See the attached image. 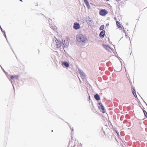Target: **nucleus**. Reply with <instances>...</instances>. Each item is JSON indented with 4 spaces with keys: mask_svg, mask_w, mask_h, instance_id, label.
<instances>
[{
    "mask_svg": "<svg viewBox=\"0 0 147 147\" xmlns=\"http://www.w3.org/2000/svg\"><path fill=\"white\" fill-rule=\"evenodd\" d=\"M77 41L81 43H85L87 40V38L84 35L82 34H78L76 36Z\"/></svg>",
    "mask_w": 147,
    "mask_h": 147,
    "instance_id": "nucleus-1",
    "label": "nucleus"
},
{
    "mask_svg": "<svg viewBox=\"0 0 147 147\" xmlns=\"http://www.w3.org/2000/svg\"><path fill=\"white\" fill-rule=\"evenodd\" d=\"M116 22L118 28L121 30H124V28L123 26L118 21H116Z\"/></svg>",
    "mask_w": 147,
    "mask_h": 147,
    "instance_id": "nucleus-2",
    "label": "nucleus"
},
{
    "mask_svg": "<svg viewBox=\"0 0 147 147\" xmlns=\"http://www.w3.org/2000/svg\"><path fill=\"white\" fill-rule=\"evenodd\" d=\"M107 13V11L105 9H102L99 12V14L102 16H105Z\"/></svg>",
    "mask_w": 147,
    "mask_h": 147,
    "instance_id": "nucleus-3",
    "label": "nucleus"
},
{
    "mask_svg": "<svg viewBox=\"0 0 147 147\" xmlns=\"http://www.w3.org/2000/svg\"><path fill=\"white\" fill-rule=\"evenodd\" d=\"M73 27L74 29L77 30L80 28V26L79 23L76 22L74 24Z\"/></svg>",
    "mask_w": 147,
    "mask_h": 147,
    "instance_id": "nucleus-4",
    "label": "nucleus"
},
{
    "mask_svg": "<svg viewBox=\"0 0 147 147\" xmlns=\"http://www.w3.org/2000/svg\"><path fill=\"white\" fill-rule=\"evenodd\" d=\"M99 109L101 110V111L102 113H105V112L104 107L101 103H99Z\"/></svg>",
    "mask_w": 147,
    "mask_h": 147,
    "instance_id": "nucleus-5",
    "label": "nucleus"
},
{
    "mask_svg": "<svg viewBox=\"0 0 147 147\" xmlns=\"http://www.w3.org/2000/svg\"><path fill=\"white\" fill-rule=\"evenodd\" d=\"M105 31L104 30H103L101 31L99 34V36L100 37L103 38L105 35Z\"/></svg>",
    "mask_w": 147,
    "mask_h": 147,
    "instance_id": "nucleus-6",
    "label": "nucleus"
},
{
    "mask_svg": "<svg viewBox=\"0 0 147 147\" xmlns=\"http://www.w3.org/2000/svg\"><path fill=\"white\" fill-rule=\"evenodd\" d=\"M84 1L86 5L87 6V8L89 9L90 8V5L89 4V2H88L87 0H84Z\"/></svg>",
    "mask_w": 147,
    "mask_h": 147,
    "instance_id": "nucleus-7",
    "label": "nucleus"
},
{
    "mask_svg": "<svg viewBox=\"0 0 147 147\" xmlns=\"http://www.w3.org/2000/svg\"><path fill=\"white\" fill-rule=\"evenodd\" d=\"M62 65H64L66 67H68L69 66V64L66 61L62 62Z\"/></svg>",
    "mask_w": 147,
    "mask_h": 147,
    "instance_id": "nucleus-8",
    "label": "nucleus"
},
{
    "mask_svg": "<svg viewBox=\"0 0 147 147\" xmlns=\"http://www.w3.org/2000/svg\"><path fill=\"white\" fill-rule=\"evenodd\" d=\"M94 97L97 100H100V98L99 96L97 94H96L94 96Z\"/></svg>",
    "mask_w": 147,
    "mask_h": 147,
    "instance_id": "nucleus-9",
    "label": "nucleus"
},
{
    "mask_svg": "<svg viewBox=\"0 0 147 147\" xmlns=\"http://www.w3.org/2000/svg\"><path fill=\"white\" fill-rule=\"evenodd\" d=\"M10 78L12 80L17 79L18 78V76H10Z\"/></svg>",
    "mask_w": 147,
    "mask_h": 147,
    "instance_id": "nucleus-10",
    "label": "nucleus"
},
{
    "mask_svg": "<svg viewBox=\"0 0 147 147\" xmlns=\"http://www.w3.org/2000/svg\"><path fill=\"white\" fill-rule=\"evenodd\" d=\"M132 91L134 96L136 98L137 97V96L136 94V92L135 90L134 89H132Z\"/></svg>",
    "mask_w": 147,
    "mask_h": 147,
    "instance_id": "nucleus-11",
    "label": "nucleus"
},
{
    "mask_svg": "<svg viewBox=\"0 0 147 147\" xmlns=\"http://www.w3.org/2000/svg\"><path fill=\"white\" fill-rule=\"evenodd\" d=\"M103 46L106 50H109L110 48V47L109 46L106 45H103Z\"/></svg>",
    "mask_w": 147,
    "mask_h": 147,
    "instance_id": "nucleus-12",
    "label": "nucleus"
},
{
    "mask_svg": "<svg viewBox=\"0 0 147 147\" xmlns=\"http://www.w3.org/2000/svg\"><path fill=\"white\" fill-rule=\"evenodd\" d=\"M104 25H102L100 28V30H102L104 28Z\"/></svg>",
    "mask_w": 147,
    "mask_h": 147,
    "instance_id": "nucleus-13",
    "label": "nucleus"
},
{
    "mask_svg": "<svg viewBox=\"0 0 147 147\" xmlns=\"http://www.w3.org/2000/svg\"><path fill=\"white\" fill-rule=\"evenodd\" d=\"M74 140H71V141H70L69 142V145H70L72 143L74 142Z\"/></svg>",
    "mask_w": 147,
    "mask_h": 147,
    "instance_id": "nucleus-14",
    "label": "nucleus"
},
{
    "mask_svg": "<svg viewBox=\"0 0 147 147\" xmlns=\"http://www.w3.org/2000/svg\"><path fill=\"white\" fill-rule=\"evenodd\" d=\"M57 44V47H60L61 45H60V42H58Z\"/></svg>",
    "mask_w": 147,
    "mask_h": 147,
    "instance_id": "nucleus-15",
    "label": "nucleus"
},
{
    "mask_svg": "<svg viewBox=\"0 0 147 147\" xmlns=\"http://www.w3.org/2000/svg\"><path fill=\"white\" fill-rule=\"evenodd\" d=\"M143 112H144V113L145 115L146 116L147 115V113L146 112V111H144V110H143Z\"/></svg>",
    "mask_w": 147,
    "mask_h": 147,
    "instance_id": "nucleus-16",
    "label": "nucleus"
},
{
    "mask_svg": "<svg viewBox=\"0 0 147 147\" xmlns=\"http://www.w3.org/2000/svg\"><path fill=\"white\" fill-rule=\"evenodd\" d=\"M75 146V144H74L72 146V145L71 146V147L72 146L73 147H74Z\"/></svg>",
    "mask_w": 147,
    "mask_h": 147,
    "instance_id": "nucleus-17",
    "label": "nucleus"
},
{
    "mask_svg": "<svg viewBox=\"0 0 147 147\" xmlns=\"http://www.w3.org/2000/svg\"><path fill=\"white\" fill-rule=\"evenodd\" d=\"M90 96H89L88 97V98L89 99H90Z\"/></svg>",
    "mask_w": 147,
    "mask_h": 147,
    "instance_id": "nucleus-18",
    "label": "nucleus"
},
{
    "mask_svg": "<svg viewBox=\"0 0 147 147\" xmlns=\"http://www.w3.org/2000/svg\"><path fill=\"white\" fill-rule=\"evenodd\" d=\"M146 117H147V116H146Z\"/></svg>",
    "mask_w": 147,
    "mask_h": 147,
    "instance_id": "nucleus-19",
    "label": "nucleus"
}]
</instances>
